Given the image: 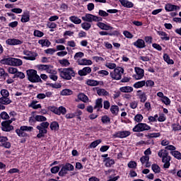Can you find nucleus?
<instances>
[{
  "instance_id": "f257e3e1",
  "label": "nucleus",
  "mask_w": 181,
  "mask_h": 181,
  "mask_svg": "<svg viewBox=\"0 0 181 181\" xmlns=\"http://www.w3.org/2000/svg\"><path fill=\"white\" fill-rule=\"evenodd\" d=\"M159 158H161L165 169H169L170 166V157L169 156V153L166 149H161L158 152Z\"/></svg>"
},
{
  "instance_id": "f03ea898",
  "label": "nucleus",
  "mask_w": 181,
  "mask_h": 181,
  "mask_svg": "<svg viewBox=\"0 0 181 181\" xmlns=\"http://www.w3.org/2000/svg\"><path fill=\"white\" fill-rule=\"evenodd\" d=\"M59 76L64 80H71L72 77L76 76V72L73 68L61 69L59 71Z\"/></svg>"
},
{
  "instance_id": "7ed1b4c3",
  "label": "nucleus",
  "mask_w": 181,
  "mask_h": 181,
  "mask_svg": "<svg viewBox=\"0 0 181 181\" xmlns=\"http://www.w3.org/2000/svg\"><path fill=\"white\" fill-rule=\"evenodd\" d=\"M49 122H44L40 124L36 127L37 129H38L39 133L37 134V138H43L45 135L47 134V128H49Z\"/></svg>"
},
{
  "instance_id": "20e7f679",
  "label": "nucleus",
  "mask_w": 181,
  "mask_h": 181,
  "mask_svg": "<svg viewBox=\"0 0 181 181\" xmlns=\"http://www.w3.org/2000/svg\"><path fill=\"white\" fill-rule=\"evenodd\" d=\"M27 76L28 77L29 81H31V83H39V81H42L40 76L37 75V71L35 69L28 70Z\"/></svg>"
},
{
  "instance_id": "39448f33",
  "label": "nucleus",
  "mask_w": 181,
  "mask_h": 181,
  "mask_svg": "<svg viewBox=\"0 0 181 181\" xmlns=\"http://www.w3.org/2000/svg\"><path fill=\"white\" fill-rule=\"evenodd\" d=\"M122 74H124V69L122 67H116L110 73V76L113 80H121Z\"/></svg>"
},
{
  "instance_id": "423d86ee",
  "label": "nucleus",
  "mask_w": 181,
  "mask_h": 181,
  "mask_svg": "<svg viewBox=\"0 0 181 181\" xmlns=\"http://www.w3.org/2000/svg\"><path fill=\"white\" fill-rule=\"evenodd\" d=\"M3 63L8 66H22L23 64L22 60L12 57L3 59Z\"/></svg>"
},
{
  "instance_id": "0eeeda50",
  "label": "nucleus",
  "mask_w": 181,
  "mask_h": 181,
  "mask_svg": "<svg viewBox=\"0 0 181 181\" xmlns=\"http://www.w3.org/2000/svg\"><path fill=\"white\" fill-rule=\"evenodd\" d=\"M74 170V165L71 163H66L64 165L59 173V176H64V175H67V172Z\"/></svg>"
},
{
  "instance_id": "6e6552de",
  "label": "nucleus",
  "mask_w": 181,
  "mask_h": 181,
  "mask_svg": "<svg viewBox=\"0 0 181 181\" xmlns=\"http://www.w3.org/2000/svg\"><path fill=\"white\" fill-rule=\"evenodd\" d=\"M151 127L146 123H139L133 128L134 132H143V131H149Z\"/></svg>"
},
{
  "instance_id": "1a4fd4ad",
  "label": "nucleus",
  "mask_w": 181,
  "mask_h": 181,
  "mask_svg": "<svg viewBox=\"0 0 181 181\" xmlns=\"http://www.w3.org/2000/svg\"><path fill=\"white\" fill-rule=\"evenodd\" d=\"M82 19L86 22H101V21H103V18L101 17L95 16L89 13L83 16Z\"/></svg>"
},
{
  "instance_id": "9d476101",
  "label": "nucleus",
  "mask_w": 181,
  "mask_h": 181,
  "mask_svg": "<svg viewBox=\"0 0 181 181\" xmlns=\"http://www.w3.org/2000/svg\"><path fill=\"white\" fill-rule=\"evenodd\" d=\"M13 122V119L3 122L1 123L2 131H4L5 132H9V131H12V129H13V127L11 125V124H12Z\"/></svg>"
},
{
  "instance_id": "9b49d317",
  "label": "nucleus",
  "mask_w": 181,
  "mask_h": 181,
  "mask_svg": "<svg viewBox=\"0 0 181 181\" xmlns=\"http://www.w3.org/2000/svg\"><path fill=\"white\" fill-rule=\"evenodd\" d=\"M32 129H33V127L22 126L20 129H17L16 132L18 136H26V133H25V131H28L29 132L32 131Z\"/></svg>"
},
{
  "instance_id": "f8f14e48",
  "label": "nucleus",
  "mask_w": 181,
  "mask_h": 181,
  "mask_svg": "<svg viewBox=\"0 0 181 181\" xmlns=\"http://www.w3.org/2000/svg\"><path fill=\"white\" fill-rule=\"evenodd\" d=\"M134 70L136 74L133 75V77L135 78V80H141V78H144V76H145V71L144 69L139 67H135Z\"/></svg>"
},
{
  "instance_id": "ddd939ff",
  "label": "nucleus",
  "mask_w": 181,
  "mask_h": 181,
  "mask_svg": "<svg viewBox=\"0 0 181 181\" xmlns=\"http://www.w3.org/2000/svg\"><path fill=\"white\" fill-rule=\"evenodd\" d=\"M51 111L54 112V114H57V115H60L62 114L64 115L66 112H67V110H66V107L61 106L59 107H51Z\"/></svg>"
},
{
  "instance_id": "4468645a",
  "label": "nucleus",
  "mask_w": 181,
  "mask_h": 181,
  "mask_svg": "<svg viewBox=\"0 0 181 181\" xmlns=\"http://www.w3.org/2000/svg\"><path fill=\"white\" fill-rule=\"evenodd\" d=\"M96 26L102 30H112L114 29L110 24L100 21H98Z\"/></svg>"
},
{
  "instance_id": "2eb2a0df",
  "label": "nucleus",
  "mask_w": 181,
  "mask_h": 181,
  "mask_svg": "<svg viewBox=\"0 0 181 181\" xmlns=\"http://www.w3.org/2000/svg\"><path fill=\"white\" fill-rule=\"evenodd\" d=\"M6 43L9 46H17L18 45H22L23 42L18 39L9 38L6 41Z\"/></svg>"
},
{
  "instance_id": "dca6fc26",
  "label": "nucleus",
  "mask_w": 181,
  "mask_h": 181,
  "mask_svg": "<svg viewBox=\"0 0 181 181\" xmlns=\"http://www.w3.org/2000/svg\"><path fill=\"white\" fill-rule=\"evenodd\" d=\"M165 11L167 12H173V11H180V7L173 4H168L165 6Z\"/></svg>"
},
{
  "instance_id": "f3484780",
  "label": "nucleus",
  "mask_w": 181,
  "mask_h": 181,
  "mask_svg": "<svg viewBox=\"0 0 181 181\" xmlns=\"http://www.w3.org/2000/svg\"><path fill=\"white\" fill-rule=\"evenodd\" d=\"M23 53L25 55V57H23V59L25 60H36V57L33 52L25 50L23 52Z\"/></svg>"
},
{
  "instance_id": "a211bd4d",
  "label": "nucleus",
  "mask_w": 181,
  "mask_h": 181,
  "mask_svg": "<svg viewBox=\"0 0 181 181\" xmlns=\"http://www.w3.org/2000/svg\"><path fill=\"white\" fill-rule=\"evenodd\" d=\"M78 64L79 66H91L93 61L87 59H78Z\"/></svg>"
},
{
  "instance_id": "6ab92c4d",
  "label": "nucleus",
  "mask_w": 181,
  "mask_h": 181,
  "mask_svg": "<svg viewBox=\"0 0 181 181\" xmlns=\"http://www.w3.org/2000/svg\"><path fill=\"white\" fill-rule=\"evenodd\" d=\"M91 73V68L90 66L84 67L83 69L78 71V74L79 76H87Z\"/></svg>"
},
{
  "instance_id": "aec40b11",
  "label": "nucleus",
  "mask_w": 181,
  "mask_h": 181,
  "mask_svg": "<svg viewBox=\"0 0 181 181\" xmlns=\"http://www.w3.org/2000/svg\"><path fill=\"white\" fill-rule=\"evenodd\" d=\"M134 46L138 49H144L145 47V41L142 39H138L136 42L133 43Z\"/></svg>"
},
{
  "instance_id": "412c9836",
  "label": "nucleus",
  "mask_w": 181,
  "mask_h": 181,
  "mask_svg": "<svg viewBox=\"0 0 181 181\" xmlns=\"http://www.w3.org/2000/svg\"><path fill=\"white\" fill-rule=\"evenodd\" d=\"M142 165H144L146 168H151V163H149V156H144L140 158Z\"/></svg>"
},
{
  "instance_id": "4be33fe9",
  "label": "nucleus",
  "mask_w": 181,
  "mask_h": 181,
  "mask_svg": "<svg viewBox=\"0 0 181 181\" xmlns=\"http://www.w3.org/2000/svg\"><path fill=\"white\" fill-rule=\"evenodd\" d=\"M121 5H122L124 8H134V3L132 1H129L128 0H119Z\"/></svg>"
},
{
  "instance_id": "5701e85b",
  "label": "nucleus",
  "mask_w": 181,
  "mask_h": 181,
  "mask_svg": "<svg viewBox=\"0 0 181 181\" xmlns=\"http://www.w3.org/2000/svg\"><path fill=\"white\" fill-rule=\"evenodd\" d=\"M137 97L139 98L141 103H145L146 101V94L145 93L142 92V90H138L136 93Z\"/></svg>"
},
{
  "instance_id": "b1692460",
  "label": "nucleus",
  "mask_w": 181,
  "mask_h": 181,
  "mask_svg": "<svg viewBox=\"0 0 181 181\" xmlns=\"http://www.w3.org/2000/svg\"><path fill=\"white\" fill-rule=\"evenodd\" d=\"M12 103V100L9 99L8 97L2 96L0 98V104H2L3 105H8Z\"/></svg>"
},
{
  "instance_id": "393cba45",
  "label": "nucleus",
  "mask_w": 181,
  "mask_h": 181,
  "mask_svg": "<svg viewBox=\"0 0 181 181\" xmlns=\"http://www.w3.org/2000/svg\"><path fill=\"white\" fill-rule=\"evenodd\" d=\"M131 135V132L129 131H122L119 132L117 134V136L118 138H127V136H129Z\"/></svg>"
},
{
  "instance_id": "a878e982",
  "label": "nucleus",
  "mask_w": 181,
  "mask_h": 181,
  "mask_svg": "<svg viewBox=\"0 0 181 181\" xmlns=\"http://www.w3.org/2000/svg\"><path fill=\"white\" fill-rule=\"evenodd\" d=\"M39 45H41V46L42 47H44L45 46L46 47H49V46H50V45H52V42H50V41H49V40H40L38 41Z\"/></svg>"
},
{
  "instance_id": "bb28decb",
  "label": "nucleus",
  "mask_w": 181,
  "mask_h": 181,
  "mask_svg": "<svg viewBox=\"0 0 181 181\" xmlns=\"http://www.w3.org/2000/svg\"><path fill=\"white\" fill-rule=\"evenodd\" d=\"M122 93H132L134 91V88L131 86H123L119 88Z\"/></svg>"
},
{
  "instance_id": "cd10ccee",
  "label": "nucleus",
  "mask_w": 181,
  "mask_h": 181,
  "mask_svg": "<svg viewBox=\"0 0 181 181\" xmlns=\"http://www.w3.org/2000/svg\"><path fill=\"white\" fill-rule=\"evenodd\" d=\"M158 35L160 36L162 40L168 41L170 39V37L168 36L167 33L163 31H158Z\"/></svg>"
},
{
  "instance_id": "c85d7f7f",
  "label": "nucleus",
  "mask_w": 181,
  "mask_h": 181,
  "mask_svg": "<svg viewBox=\"0 0 181 181\" xmlns=\"http://www.w3.org/2000/svg\"><path fill=\"white\" fill-rule=\"evenodd\" d=\"M69 21H71V22L73 23H75V25H80V23H81V19L74 16L69 17Z\"/></svg>"
},
{
  "instance_id": "c756f323",
  "label": "nucleus",
  "mask_w": 181,
  "mask_h": 181,
  "mask_svg": "<svg viewBox=\"0 0 181 181\" xmlns=\"http://www.w3.org/2000/svg\"><path fill=\"white\" fill-rule=\"evenodd\" d=\"M110 112L113 115H118V112H119V107L117 105H112L110 107Z\"/></svg>"
},
{
  "instance_id": "7c9ffc66",
  "label": "nucleus",
  "mask_w": 181,
  "mask_h": 181,
  "mask_svg": "<svg viewBox=\"0 0 181 181\" xmlns=\"http://www.w3.org/2000/svg\"><path fill=\"white\" fill-rule=\"evenodd\" d=\"M146 84V81H138L136 82L133 87H134V88H142V87H144Z\"/></svg>"
},
{
  "instance_id": "2f4dec72",
  "label": "nucleus",
  "mask_w": 181,
  "mask_h": 181,
  "mask_svg": "<svg viewBox=\"0 0 181 181\" xmlns=\"http://www.w3.org/2000/svg\"><path fill=\"white\" fill-rule=\"evenodd\" d=\"M30 18V16L29 15V13H25L22 16L21 22L26 23V22H29Z\"/></svg>"
},
{
  "instance_id": "473e14b6",
  "label": "nucleus",
  "mask_w": 181,
  "mask_h": 181,
  "mask_svg": "<svg viewBox=\"0 0 181 181\" xmlns=\"http://www.w3.org/2000/svg\"><path fill=\"white\" fill-rule=\"evenodd\" d=\"M163 59H164V61L166 63H168V64H173V63H175L173 59H170V57L168 54H163Z\"/></svg>"
},
{
  "instance_id": "72a5a7b5",
  "label": "nucleus",
  "mask_w": 181,
  "mask_h": 181,
  "mask_svg": "<svg viewBox=\"0 0 181 181\" xmlns=\"http://www.w3.org/2000/svg\"><path fill=\"white\" fill-rule=\"evenodd\" d=\"M86 84H88V86L94 87L95 86H98V81L93 80V79H88L86 81Z\"/></svg>"
},
{
  "instance_id": "f704fd0d",
  "label": "nucleus",
  "mask_w": 181,
  "mask_h": 181,
  "mask_svg": "<svg viewBox=\"0 0 181 181\" xmlns=\"http://www.w3.org/2000/svg\"><path fill=\"white\" fill-rule=\"evenodd\" d=\"M74 57L75 60H77V63H78V60H81L82 57H84V53L82 52H77Z\"/></svg>"
},
{
  "instance_id": "c9c22d12",
  "label": "nucleus",
  "mask_w": 181,
  "mask_h": 181,
  "mask_svg": "<svg viewBox=\"0 0 181 181\" xmlns=\"http://www.w3.org/2000/svg\"><path fill=\"white\" fill-rule=\"evenodd\" d=\"M170 153L175 159H178L179 160L181 159V153L180 151L174 150L173 151H170Z\"/></svg>"
},
{
  "instance_id": "e433bc0d",
  "label": "nucleus",
  "mask_w": 181,
  "mask_h": 181,
  "mask_svg": "<svg viewBox=\"0 0 181 181\" xmlns=\"http://www.w3.org/2000/svg\"><path fill=\"white\" fill-rule=\"evenodd\" d=\"M78 100H81V101H83V103H87L88 101V97L84 95V93H80L78 95Z\"/></svg>"
},
{
  "instance_id": "4c0bfd02",
  "label": "nucleus",
  "mask_w": 181,
  "mask_h": 181,
  "mask_svg": "<svg viewBox=\"0 0 181 181\" xmlns=\"http://www.w3.org/2000/svg\"><path fill=\"white\" fill-rule=\"evenodd\" d=\"M50 129H52V131H58L59 123L57 122H52L50 124Z\"/></svg>"
},
{
  "instance_id": "58836bf2",
  "label": "nucleus",
  "mask_w": 181,
  "mask_h": 181,
  "mask_svg": "<svg viewBox=\"0 0 181 181\" xmlns=\"http://www.w3.org/2000/svg\"><path fill=\"white\" fill-rule=\"evenodd\" d=\"M105 166H107V168H110V166L115 163V161H114L113 159L107 158L105 160Z\"/></svg>"
},
{
  "instance_id": "ea45409f",
  "label": "nucleus",
  "mask_w": 181,
  "mask_h": 181,
  "mask_svg": "<svg viewBox=\"0 0 181 181\" xmlns=\"http://www.w3.org/2000/svg\"><path fill=\"white\" fill-rule=\"evenodd\" d=\"M105 67H107V69H110V70H114V69H117V64L115 63L112 62H106L105 64Z\"/></svg>"
},
{
  "instance_id": "a19ab883",
  "label": "nucleus",
  "mask_w": 181,
  "mask_h": 181,
  "mask_svg": "<svg viewBox=\"0 0 181 181\" xmlns=\"http://www.w3.org/2000/svg\"><path fill=\"white\" fill-rule=\"evenodd\" d=\"M34 118L35 121H37L38 122H44V121L47 120L46 117L42 115H36Z\"/></svg>"
},
{
  "instance_id": "79ce46f5",
  "label": "nucleus",
  "mask_w": 181,
  "mask_h": 181,
  "mask_svg": "<svg viewBox=\"0 0 181 181\" xmlns=\"http://www.w3.org/2000/svg\"><path fill=\"white\" fill-rule=\"evenodd\" d=\"M97 94H98L100 96L109 95L108 92L107 90H105V89H103V88L98 89Z\"/></svg>"
},
{
  "instance_id": "37998d69",
  "label": "nucleus",
  "mask_w": 181,
  "mask_h": 181,
  "mask_svg": "<svg viewBox=\"0 0 181 181\" xmlns=\"http://www.w3.org/2000/svg\"><path fill=\"white\" fill-rule=\"evenodd\" d=\"M37 104V101H33L30 105V107H31V108H33L34 110L42 108V105H40V104Z\"/></svg>"
},
{
  "instance_id": "c03bdc74",
  "label": "nucleus",
  "mask_w": 181,
  "mask_h": 181,
  "mask_svg": "<svg viewBox=\"0 0 181 181\" xmlns=\"http://www.w3.org/2000/svg\"><path fill=\"white\" fill-rule=\"evenodd\" d=\"M73 94V90L70 89H64L61 92V95H71Z\"/></svg>"
},
{
  "instance_id": "a18cd8bd",
  "label": "nucleus",
  "mask_w": 181,
  "mask_h": 181,
  "mask_svg": "<svg viewBox=\"0 0 181 181\" xmlns=\"http://www.w3.org/2000/svg\"><path fill=\"white\" fill-rule=\"evenodd\" d=\"M81 28L84 29V30H90V29L91 28V24L90 23H83L81 24Z\"/></svg>"
},
{
  "instance_id": "49530a36",
  "label": "nucleus",
  "mask_w": 181,
  "mask_h": 181,
  "mask_svg": "<svg viewBox=\"0 0 181 181\" xmlns=\"http://www.w3.org/2000/svg\"><path fill=\"white\" fill-rule=\"evenodd\" d=\"M160 101L163 103L165 105H170V99H169L168 96H165L162 99H160Z\"/></svg>"
},
{
  "instance_id": "de8ad7c7",
  "label": "nucleus",
  "mask_w": 181,
  "mask_h": 181,
  "mask_svg": "<svg viewBox=\"0 0 181 181\" xmlns=\"http://www.w3.org/2000/svg\"><path fill=\"white\" fill-rule=\"evenodd\" d=\"M152 170L154 172V173H160V167L156 164L152 165Z\"/></svg>"
},
{
  "instance_id": "09e8293b",
  "label": "nucleus",
  "mask_w": 181,
  "mask_h": 181,
  "mask_svg": "<svg viewBox=\"0 0 181 181\" xmlns=\"http://www.w3.org/2000/svg\"><path fill=\"white\" fill-rule=\"evenodd\" d=\"M95 108H103V99L100 98L96 100V104L95 105Z\"/></svg>"
},
{
  "instance_id": "8fccbe9b",
  "label": "nucleus",
  "mask_w": 181,
  "mask_h": 181,
  "mask_svg": "<svg viewBox=\"0 0 181 181\" xmlns=\"http://www.w3.org/2000/svg\"><path fill=\"white\" fill-rule=\"evenodd\" d=\"M100 142H102L101 139H98L93 142H92L90 145V148H97L98 145H100Z\"/></svg>"
},
{
  "instance_id": "3c124183",
  "label": "nucleus",
  "mask_w": 181,
  "mask_h": 181,
  "mask_svg": "<svg viewBox=\"0 0 181 181\" xmlns=\"http://www.w3.org/2000/svg\"><path fill=\"white\" fill-rule=\"evenodd\" d=\"M60 64H62V66H63L64 67H67L69 66H70V62H69V60L64 59L62 60L59 61Z\"/></svg>"
},
{
  "instance_id": "603ef678",
  "label": "nucleus",
  "mask_w": 181,
  "mask_h": 181,
  "mask_svg": "<svg viewBox=\"0 0 181 181\" xmlns=\"http://www.w3.org/2000/svg\"><path fill=\"white\" fill-rule=\"evenodd\" d=\"M47 73H49V74H56V71L53 70V66L50 65H47V69L45 71Z\"/></svg>"
},
{
  "instance_id": "864d4df0",
  "label": "nucleus",
  "mask_w": 181,
  "mask_h": 181,
  "mask_svg": "<svg viewBox=\"0 0 181 181\" xmlns=\"http://www.w3.org/2000/svg\"><path fill=\"white\" fill-rule=\"evenodd\" d=\"M56 52H57V50H56L54 48H49L45 50V53L47 54H54Z\"/></svg>"
},
{
  "instance_id": "5fc2aeb1",
  "label": "nucleus",
  "mask_w": 181,
  "mask_h": 181,
  "mask_svg": "<svg viewBox=\"0 0 181 181\" xmlns=\"http://www.w3.org/2000/svg\"><path fill=\"white\" fill-rule=\"evenodd\" d=\"M16 77H18L19 78H25V74L17 71V74L13 76V78H16Z\"/></svg>"
},
{
  "instance_id": "6e6d98bb",
  "label": "nucleus",
  "mask_w": 181,
  "mask_h": 181,
  "mask_svg": "<svg viewBox=\"0 0 181 181\" xmlns=\"http://www.w3.org/2000/svg\"><path fill=\"white\" fill-rule=\"evenodd\" d=\"M8 71L10 74H16L18 73V69L14 67H8Z\"/></svg>"
},
{
  "instance_id": "4d7b16f0",
  "label": "nucleus",
  "mask_w": 181,
  "mask_h": 181,
  "mask_svg": "<svg viewBox=\"0 0 181 181\" xmlns=\"http://www.w3.org/2000/svg\"><path fill=\"white\" fill-rule=\"evenodd\" d=\"M0 94L2 95V97H9V91H8L6 89H2Z\"/></svg>"
},
{
  "instance_id": "13d9d810",
  "label": "nucleus",
  "mask_w": 181,
  "mask_h": 181,
  "mask_svg": "<svg viewBox=\"0 0 181 181\" xmlns=\"http://www.w3.org/2000/svg\"><path fill=\"white\" fill-rule=\"evenodd\" d=\"M143 119L144 116H142V115H136L134 117V121H136V122H141Z\"/></svg>"
},
{
  "instance_id": "bf43d9fd",
  "label": "nucleus",
  "mask_w": 181,
  "mask_h": 181,
  "mask_svg": "<svg viewBox=\"0 0 181 181\" xmlns=\"http://www.w3.org/2000/svg\"><path fill=\"white\" fill-rule=\"evenodd\" d=\"M123 35L124 36H125V37H127V39H132V37H134V35H132L131 33H129V31H124L123 32Z\"/></svg>"
},
{
  "instance_id": "052dcab7",
  "label": "nucleus",
  "mask_w": 181,
  "mask_h": 181,
  "mask_svg": "<svg viewBox=\"0 0 181 181\" xmlns=\"http://www.w3.org/2000/svg\"><path fill=\"white\" fill-rule=\"evenodd\" d=\"M43 35H45L42 31L35 30L34 31V36H36L37 37H43Z\"/></svg>"
},
{
  "instance_id": "680f3d73",
  "label": "nucleus",
  "mask_w": 181,
  "mask_h": 181,
  "mask_svg": "<svg viewBox=\"0 0 181 181\" xmlns=\"http://www.w3.org/2000/svg\"><path fill=\"white\" fill-rule=\"evenodd\" d=\"M98 74L100 75L102 77H104V76H108L110 72L105 70H100L98 71Z\"/></svg>"
},
{
  "instance_id": "e2e57ef3",
  "label": "nucleus",
  "mask_w": 181,
  "mask_h": 181,
  "mask_svg": "<svg viewBox=\"0 0 181 181\" xmlns=\"http://www.w3.org/2000/svg\"><path fill=\"white\" fill-rule=\"evenodd\" d=\"M0 117H1V118H2V119H8L9 118V115H8V113H6V112H2L0 114Z\"/></svg>"
},
{
  "instance_id": "0e129e2a",
  "label": "nucleus",
  "mask_w": 181,
  "mask_h": 181,
  "mask_svg": "<svg viewBox=\"0 0 181 181\" xmlns=\"http://www.w3.org/2000/svg\"><path fill=\"white\" fill-rule=\"evenodd\" d=\"M48 86L52 88H62V85H60V83H48Z\"/></svg>"
},
{
  "instance_id": "69168bd1",
  "label": "nucleus",
  "mask_w": 181,
  "mask_h": 181,
  "mask_svg": "<svg viewBox=\"0 0 181 181\" xmlns=\"http://www.w3.org/2000/svg\"><path fill=\"white\" fill-rule=\"evenodd\" d=\"M47 66L48 65H45V64H40V65H37V67L38 69V70H41V71H45L47 70Z\"/></svg>"
},
{
  "instance_id": "338daca9",
  "label": "nucleus",
  "mask_w": 181,
  "mask_h": 181,
  "mask_svg": "<svg viewBox=\"0 0 181 181\" xmlns=\"http://www.w3.org/2000/svg\"><path fill=\"white\" fill-rule=\"evenodd\" d=\"M102 122H103V124H108L110 122V117L107 116L102 117Z\"/></svg>"
},
{
  "instance_id": "774afa93",
  "label": "nucleus",
  "mask_w": 181,
  "mask_h": 181,
  "mask_svg": "<svg viewBox=\"0 0 181 181\" xmlns=\"http://www.w3.org/2000/svg\"><path fill=\"white\" fill-rule=\"evenodd\" d=\"M172 128L173 131H180L181 129V126L180 124H173Z\"/></svg>"
}]
</instances>
